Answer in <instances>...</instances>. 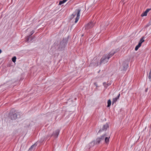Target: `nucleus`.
Instances as JSON below:
<instances>
[{
  "label": "nucleus",
  "instance_id": "nucleus-2",
  "mask_svg": "<svg viewBox=\"0 0 151 151\" xmlns=\"http://www.w3.org/2000/svg\"><path fill=\"white\" fill-rule=\"evenodd\" d=\"M81 11V10L80 9H77L75 10V12L72 15V17L73 18L76 15H77V16L75 19V23H76L79 19Z\"/></svg>",
  "mask_w": 151,
  "mask_h": 151
},
{
  "label": "nucleus",
  "instance_id": "nucleus-4",
  "mask_svg": "<svg viewBox=\"0 0 151 151\" xmlns=\"http://www.w3.org/2000/svg\"><path fill=\"white\" fill-rule=\"evenodd\" d=\"M106 134H104L103 135L100 137H98L96 140H94L95 142L96 145H98L102 141H104V139L105 136H106Z\"/></svg>",
  "mask_w": 151,
  "mask_h": 151
},
{
  "label": "nucleus",
  "instance_id": "nucleus-27",
  "mask_svg": "<svg viewBox=\"0 0 151 151\" xmlns=\"http://www.w3.org/2000/svg\"><path fill=\"white\" fill-rule=\"evenodd\" d=\"M141 44L139 42L138 45H137L139 47H140L141 45Z\"/></svg>",
  "mask_w": 151,
  "mask_h": 151
},
{
  "label": "nucleus",
  "instance_id": "nucleus-29",
  "mask_svg": "<svg viewBox=\"0 0 151 151\" xmlns=\"http://www.w3.org/2000/svg\"><path fill=\"white\" fill-rule=\"evenodd\" d=\"M148 90V88H146L145 89V92H147V91Z\"/></svg>",
  "mask_w": 151,
  "mask_h": 151
},
{
  "label": "nucleus",
  "instance_id": "nucleus-20",
  "mask_svg": "<svg viewBox=\"0 0 151 151\" xmlns=\"http://www.w3.org/2000/svg\"><path fill=\"white\" fill-rule=\"evenodd\" d=\"M53 135V134H48V135L46 136V137L45 138V139H47L49 137H52Z\"/></svg>",
  "mask_w": 151,
  "mask_h": 151
},
{
  "label": "nucleus",
  "instance_id": "nucleus-26",
  "mask_svg": "<svg viewBox=\"0 0 151 151\" xmlns=\"http://www.w3.org/2000/svg\"><path fill=\"white\" fill-rule=\"evenodd\" d=\"M139 47L137 45L135 47V50L136 51L137 50Z\"/></svg>",
  "mask_w": 151,
  "mask_h": 151
},
{
  "label": "nucleus",
  "instance_id": "nucleus-31",
  "mask_svg": "<svg viewBox=\"0 0 151 151\" xmlns=\"http://www.w3.org/2000/svg\"><path fill=\"white\" fill-rule=\"evenodd\" d=\"M1 50L0 49V54L1 53Z\"/></svg>",
  "mask_w": 151,
  "mask_h": 151
},
{
  "label": "nucleus",
  "instance_id": "nucleus-30",
  "mask_svg": "<svg viewBox=\"0 0 151 151\" xmlns=\"http://www.w3.org/2000/svg\"><path fill=\"white\" fill-rule=\"evenodd\" d=\"M29 38H28V39H27V41L28 42L29 41Z\"/></svg>",
  "mask_w": 151,
  "mask_h": 151
},
{
  "label": "nucleus",
  "instance_id": "nucleus-10",
  "mask_svg": "<svg viewBox=\"0 0 151 151\" xmlns=\"http://www.w3.org/2000/svg\"><path fill=\"white\" fill-rule=\"evenodd\" d=\"M123 70L125 71L128 67V64L127 63H123Z\"/></svg>",
  "mask_w": 151,
  "mask_h": 151
},
{
  "label": "nucleus",
  "instance_id": "nucleus-23",
  "mask_svg": "<svg viewBox=\"0 0 151 151\" xmlns=\"http://www.w3.org/2000/svg\"><path fill=\"white\" fill-rule=\"evenodd\" d=\"M144 37H142V38H141L139 42V43H140L141 44H142V43L144 41Z\"/></svg>",
  "mask_w": 151,
  "mask_h": 151
},
{
  "label": "nucleus",
  "instance_id": "nucleus-12",
  "mask_svg": "<svg viewBox=\"0 0 151 151\" xmlns=\"http://www.w3.org/2000/svg\"><path fill=\"white\" fill-rule=\"evenodd\" d=\"M119 96L120 94H119L117 97L114 98L113 99L112 104H113V103L116 102L117 101L118 99H119Z\"/></svg>",
  "mask_w": 151,
  "mask_h": 151
},
{
  "label": "nucleus",
  "instance_id": "nucleus-25",
  "mask_svg": "<svg viewBox=\"0 0 151 151\" xmlns=\"http://www.w3.org/2000/svg\"><path fill=\"white\" fill-rule=\"evenodd\" d=\"M16 57L15 56L13 57L12 58V61L14 63L16 61Z\"/></svg>",
  "mask_w": 151,
  "mask_h": 151
},
{
  "label": "nucleus",
  "instance_id": "nucleus-8",
  "mask_svg": "<svg viewBox=\"0 0 151 151\" xmlns=\"http://www.w3.org/2000/svg\"><path fill=\"white\" fill-rule=\"evenodd\" d=\"M60 132V130L58 129L56 130L52 134H53V136L55 137H57L59 134Z\"/></svg>",
  "mask_w": 151,
  "mask_h": 151
},
{
  "label": "nucleus",
  "instance_id": "nucleus-7",
  "mask_svg": "<svg viewBox=\"0 0 151 151\" xmlns=\"http://www.w3.org/2000/svg\"><path fill=\"white\" fill-rule=\"evenodd\" d=\"M109 125L108 124L106 123V124L104 125L103 128L102 129H100L98 132L99 133H100L101 132L103 131L106 130L109 127Z\"/></svg>",
  "mask_w": 151,
  "mask_h": 151
},
{
  "label": "nucleus",
  "instance_id": "nucleus-9",
  "mask_svg": "<svg viewBox=\"0 0 151 151\" xmlns=\"http://www.w3.org/2000/svg\"><path fill=\"white\" fill-rule=\"evenodd\" d=\"M92 64H93L94 66H98V61L97 58H94L93 62L91 63Z\"/></svg>",
  "mask_w": 151,
  "mask_h": 151
},
{
  "label": "nucleus",
  "instance_id": "nucleus-13",
  "mask_svg": "<svg viewBox=\"0 0 151 151\" xmlns=\"http://www.w3.org/2000/svg\"><path fill=\"white\" fill-rule=\"evenodd\" d=\"M95 145H96L95 142L93 140L91 142L89 143L88 145L89 147H90L89 148L93 147Z\"/></svg>",
  "mask_w": 151,
  "mask_h": 151
},
{
  "label": "nucleus",
  "instance_id": "nucleus-14",
  "mask_svg": "<svg viewBox=\"0 0 151 151\" xmlns=\"http://www.w3.org/2000/svg\"><path fill=\"white\" fill-rule=\"evenodd\" d=\"M19 113V112L18 111L15 110L14 109H12L10 111L9 113Z\"/></svg>",
  "mask_w": 151,
  "mask_h": 151
},
{
  "label": "nucleus",
  "instance_id": "nucleus-11",
  "mask_svg": "<svg viewBox=\"0 0 151 151\" xmlns=\"http://www.w3.org/2000/svg\"><path fill=\"white\" fill-rule=\"evenodd\" d=\"M150 10H151V9H147L142 14L141 16L142 17L146 16L147 13Z\"/></svg>",
  "mask_w": 151,
  "mask_h": 151
},
{
  "label": "nucleus",
  "instance_id": "nucleus-24",
  "mask_svg": "<svg viewBox=\"0 0 151 151\" xmlns=\"http://www.w3.org/2000/svg\"><path fill=\"white\" fill-rule=\"evenodd\" d=\"M148 78L150 81H151V69L149 74Z\"/></svg>",
  "mask_w": 151,
  "mask_h": 151
},
{
  "label": "nucleus",
  "instance_id": "nucleus-1",
  "mask_svg": "<svg viewBox=\"0 0 151 151\" xmlns=\"http://www.w3.org/2000/svg\"><path fill=\"white\" fill-rule=\"evenodd\" d=\"M116 52L115 51L111 52L109 54L104 55L100 60V65H101L107 63L109 58L111 57Z\"/></svg>",
  "mask_w": 151,
  "mask_h": 151
},
{
  "label": "nucleus",
  "instance_id": "nucleus-21",
  "mask_svg": "<svg viewBox=\"0 0 151 151\" xmlns=\"http://www.w3.org/2000/svg\"><path fill=\"white\" fill-rule=\"evenodd\" d=\"M107 103L108 105L107 107H109L110 106L111 104V101L110 99H109V100H108Z\"/></svg>",
  "mask_w": 151,
  "mask_h": 151
},
{
  "label": "nucleus",
  "instance_id": "nucleus-28",
  "mask_svg": "<svg viewBox=\"0 0 151 151\" xmlns=\"http://www.w3.org/2000/svg\"><path fill=\"white\" fill-rule=\"evenodd\" d=\"M34 33V31L32 30L31 32V35Z\"/></svg>",
  "mask_w": 151,
  "mask_h": 151
},
{
  "label": "nucleus",
  "instance_id": "nucleus-17",
  "mask_svg": "<svg viewBox=\"0 0 151 151\" xmlns=\"http://www.w3.org/2000/svg\"><path fill=\"white\" fill-rule=\"evenodd\" d=\"M25 124L26 125V127H28L30 125V122L28 120H26L25 121Z\"/></svg>",
  "mask_w": 151,
  "mask_h": 151
},
{
  "label": "nucleus",
  "instance_id": "nucleus-3",
  "mask_svg": "<svg viewBox=\"0 0 151 151\" xmlns=\"http://www.w3.org/2000/svg\"><path fill=\"white\" fill-rule=\"evenodd\" d=\"M67 41L66 39H63L60 42L58 47L59 49L60 50H64L65 46L67 45Z\"/></svg>",
  "mask_w": 151,
  "mask_h": 151
},
{
  "label": "nucleus",
  "instance_id": "nucleus-6",
  "mask_svg": "<svg viewBox=\"0 0 151 151\" xmlns=\"http://www.w3.org/2000/svg\"><path fill=\"white\" fill-rule=\"evenodd\" d=\"M9 116L12 120H15L20 117L19 114H9Z\"/></svg>",
  "mask_w": 151,
  "mask_h": 151
},
{
  "label": "nucleus",
  "instance_id": "nucleus-32",
  "mask_svg": "<svg viewBox=\"0 0 151 151\" xmlns=\"http://www.w3.org/2000/svg\"><path fill=\"white\" fill-rule=\"evenodd\" d=\"M94 85H95L97 86V84H96V83H94Z\"/></svg>",
  "mask_w": 151,
  "mask_h": 151
},
{
  "label": "nucleus",
  "instance_id": "nucleus-22",
  "mask_svg": "<svg viewBox=\"0 0 151 151\" xmlns=\"http://www.w3.org/2000/svg\"><path fill=\"white\" fill-rule=\"evenodd\" d=\"M103 85H104V86L106 88H107L108 86H109L110 85V84L109 83H107V84H106V83L105 82H104L103 83Z\"/></svg>",
  "mask_w": 151,
  "mask_h": 151
},
{
  "label": "nucleus",
  "instance_id": "nucleus-16",
  "mask_svg": "<svg viewBox=\"0 0 151 151\" xmlns=\"http://www.w3.org/2000/svg\"><path fill=\"white\" fill-rule=\"evenodd\" d=\"M37 146V145L35 143L32 145L29 148L28 151H31V150L33 148L36 147Z\"/></svg>",
  "mask_w": 151,
  "mask_h": 151
},
{
  "label": "nucleus",
  "instance_id": "nucleus-19",
  "mask_svg": "<svg viewBox=\"0 0 151 151\" xmlns=\"http://www.w3.org/2000/svg\"><path fill=\"white\" fill-rule=\"evenodd\" d=\"M53 135V134H48V135L46 136V137L45 138V139H47L49 137H52Z\"/></svg>",
  "mask_w": 151,
  "mask_h": 151
},
{
  "label": "nucleus",
  "instance_id": "nucleus-18",
  "mask_svg": "<svg viewBox=\"0 0 151 151\" xmlns=\"http://www.w3.org/2000/svg\"><path fill=\"white\" fill-rule=\"evenodd\" d=\"M67 1V0H63L62 1H60L59 2V5H61L63 4L65 2Z\"/></svg>",
  "mask_w": 151,
  "mask_h": 151
},
{
  "label": "nucleus",
  "instance_id": "nucleus-5",
  "mask_svg": "<svg viewBox=\"0 0 151 151\" xmlns=\"http://www.w3.org/2000/svg\"><path fill=\"white\" fill-rule=\"evenodd\" d=\"M95 22H90L86 25L85 26V29L88 30L89 29L92 28L94 25Z\"/></svg>",
  "mask_w": 151,
  "mask_h": 151
},
{
  "label": "nucleus",
  "instance_id": "nucleus-15",
  "mask_svg": "<svg viewBox=\"0 0 151 151\" xmlns=\"http://www.w3.org/2000/svg\"><path fill=\"white\" fill-rule=\"evenodd\" d=\"M106 136H105L104 137V139H105V142L106 143H108L109 142V138H110V137H106Z\"/></svg>",
  "mask_w": 151,
  "mask_h": 151
}]
</instances>
